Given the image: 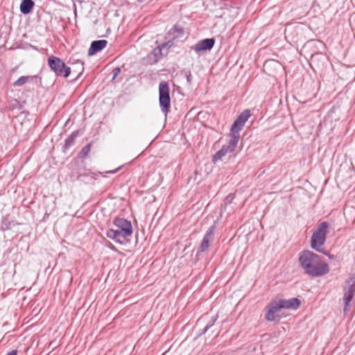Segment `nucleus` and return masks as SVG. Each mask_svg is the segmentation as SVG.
Here are the masks:
<instances>
[{
    "instance_id": "21",
    "label": "nucleus",
    "mask_w": 355,
    "mask_h": 355,
    "mask_svg": "<svg viewBox=\"0 0 355 355\" xmlns=\"http://www.w3.org/2000/svg\"><path fill=\"white\" fill-rule=\"evenodd\" d=\"M250 115V111L249 110H245L238 116L236 119L245 125Z\"/></svg>"
},
{
    "instance_id": "5",
    "label": "nucleus",
    "mask_w": 355,
    "mask_h": 355,
    "mask_svg": "<svg viewBox=\"0 0 355 355\" xmlns=\"http://www.w3.org/2000/svg\"><path fill=\"white\" fill-rule=\"evenodd\" d=\"M159 103L162 112L167 115L171 107L169 86L168 83L162 81L159 85Z\"/></svg>"
},
{
    "instance_id": "33",
    "label": "nucleus",
    "mask_w": 355,
    "mask_h": 355,
    "mask_svg": "<svg viewBox=\"0 0 355 355\" xmlns=\"http://www.w3.org/2000/svg\"><path fill=\"white\" fill-rule=\"evenodd\" d=\"M343 355H345V354H343Z\"/></svg>"
},
{
    "instance_id": "23",
    "label": "nucleus",
    "mask_w": 355,
    "mask_h": 355,
    "mask_svg": "<svg viewBox=\"0 0 355 355\" xmlns=\"http://www.w3.org/2000/svg\"><path fill=\"white\" fill-rule=\"evenodd\" d=\"M90 150H91V145L87 144L81 149V150L80 152V157L81 158L86 157L88 155L89 153L90 152Z\"/></svg>"
},
{
    "instance_id": "31",
    "label": "nucleus",
    "mask_w": 355,
    "mask_h": 355,
    "mask_svg": "<svg viewBox=\"0 0 355 355\" xmlns=\"http://www.w3.org/2000/svg\"><path fill=\"white\" fill-rule=\"evenodd\" d=\"M339 347H340L339 346L338 347H334V354H336L337 352Z\"/></svg>"
},
{
    "instance_id": "1",
    "label": "nucleus",
    "mask_w": 355,
    "mask_h": 355,
    "mask_svg": "<svg viewBox=\"0 0 355 355\" xmlns=\"http://www.w3.org/2000/svg\"><path fill=\"white\" fill-rule=\"evenodd\" d=\"M113 224L117 227L114 230L110 228L106 230L105 235L109 239L119 244L126 243L127 239L132 234L133 230L131 222L127 219L116 217Z\"/></svg>"
},
{
    "instance_id": "6",
    "label": "nucleus",
    "mask_w": 355,
    "mask_h": 355,
    "mask_svg": "<svg viewBox=\"0 0 355 355\" xmlns=\"http://www.w3.org/2000/svg\"><path fill=\"white\" fill-rule=\"evenodd\" d=\"M301 266H328L324 262H321L318 254L310 250H304L299 255Z\"/></svg>"
},
{
    "instance_id": "25",
    "label": "nucleus",
    "mask_w": 355,
    "mask_h": 355,
    "mask_svg": "<svg viewBox=\"0 0 355 355\" xmlns=\"http://www.w3.org/2000/svg\"><path fill=\"white\" fill-rule=\"evenodd\" d=\"M114 76H113V79H114L116 76L118 75V73L120 72V69L119 68H116L114 69Z\"/></svg>"
},
{
    "instance_id": "22",
    "label": "nucleus",
    "mask_w": 355,
    "mask_h": 355,
    "mask_svg": "<svg viewBox=\"0 0 355 355\" xmlns=\"http://www.w3.org/2000/svg\"><path fill=\"white\" fill-rule=\"evenodd\" d=\"M218 319V315H213L205 328L202 330L201 334H205L211 327H213Z\"/></svg>"
},
{
    "instance_id": "3",
    "label": "nucleus",
    "mask_w": 355,
    "mask_h": 355,
    "mask_svg": "<svg viewBox=\"0 0 355 355\" xmlns=\"http://www.w3.org/2000/svg\"><path fill=\"white\" fill-rule=\"evenodd\" d=\"M328 223L325 221L320 223L317 229L314 230L311 239V246L313 249L326 254L322 248L326 241Z\"/></svg>"
},
{
    "instance_id": "18",
    "label": "nucleus",
    "mask_w": 355,
    "mask_h": 355,
    "mask_svg": "<svg viewBox=\"0 0 355 355\" xmlns=\"http://www.w3.org/2000/svg\"><path fill=\"white\" fill-rule=\"evenodd\" d=\"M37 78V76H24L19 77L16 81L12 83L14 87H20L28 83L30 80Z\"/></svg>"
},
{
    "instance_id": "12",
    "label": "nucleus",
    "mask_w": 355,
    "mask_h": 355,
    "mask_svg": "<svg viewBox=\"0 0 355 355\" xmlns=\"http://www.w3.org/2000/svg\"><path fill=\"white\" fill-rule=\"evenodd\" d=\"M107 44V41L105 40L93 41L88 50V55L91 56L96 54L98 52L105 49Z\"/></svg>"
},
{
    "instance_id": "15",
    "label": "nucleus",
    "mask_w": 355,
    "mask_h": 355,
    "mask_svg": "<svg viewBox=\"0 0 355 355\" xmlns=\"http://www.w3.org/2000/svg\"><path fill=\"white\" fill-rule=\"evenodd\" d=\"M35 3L33 0H23L20 4V12L24 15H27L31 12Z\"/></svg>"
},
{
    "instance_id": "26",
    "label": "nucleus",
    "mask_w": 355,
    "mask_h": 355,
    "mask_svg": "<svg viewBox=\"0 0 355 355\" xmlns=\"http://www.w3.org/2000/svg\"><path fill=\"white\" fill-rule=\"evenodd\" d=\"M191 72L189 71L187 73V80L189 83L191 82Z\"/></svg>"
},
{
    "instance_id": "19",
    "label": "nucleus",
    "mask_w": 355,
    "mask_h": 355,
    "mask_svg": "<svg viewBox=\"0 0 355 355\" xmlns=\"http://www.w3.org/2000/svg\"><path fill=\"white\" fill-rule=\"evenodd\" d=\"M69 63L71 64H75L76 67L73 69V71L78 73V76L81 75L84 71V62L80 60H76V61H72L71 59L69 60Z\"/></svg>"
},
{
    "instance_id": "20",
    "label": "nucleus",
    "mask_w": 355,
    "mask_h": 355,
    "mask_svg": "<svg viewBox=\"0 0 355 355\" xmlns=\"http://www.w3.org/2000/svg\"><path fill=\"white\" fill-rule=\"evenodd\" d=\"M76 137V134L73 132L70 136H69L64 141V145L63 146V150L69 149L70 147L73 146L75 144V139Z\"/></svg>"
},
{
    "instance_id": "10",
    "label": "nucleus",
    "mask_w": 355,
    "mask_h": 355,
    "mask_svg": "<svg viewBox=\"0 0 355 355\" xmlns=\"http://www.w3.org/2000/svg\"><path fill=\"white\" fill-rule=\"evenodd\" d=\"M214 38H207L200 40L192 48L196 52L198 53L202 51L211 50L214 47Z\"/></svg>"
},
{
    "instance_id": "24",
    "label": "nucleus",
    "mask_w": 355,
    "mask_h": 355,
    "mask_svg": "<svg viewBox=\"0 0 355 355\" xmlns=\"http://www.w3.org/2000/svg\"><path fill=\"white\" fill-rule=\"evenodd\" d=\"M173 31L174 32H177V33H181V34H182V33H183V29H182L180 26H178V25H175V26H173Z\"/></svg>"
},
{
    "instance_id": "32",
    "label": "nucleus",
    "mask_w": 355,
    "mask_h": 355,
    "mask_svg": "<svg viewBox=\"0 0 355 355\" xmlns=\"http://www.w3.org/2000/svg\"><path fill=\"white\" fill-rule=\"evenodd\" d=\"M337 355H340V352H338Z\"/></svg>"
},
{
    "instance_id": "27",
    "label": "nucleus",
    "mask_w": 355,
    "mask_h": 355,
    "mask_svg": "<svg viewBox=\"0 0 355 355\" xmlns=\"http://www.w3.org/2000/svg\"><path fill=\"white\" fill-rule=\"evenodd\" d=\"M234 199V196L232 195V194H230L229 196H227L226 198V200L229 202H230L232 201V200Z\"/></svg>"
},
{
    "instance_id": "11",
    "label": "nucleus",
    "mask_w": 355,
    "mask_h": 355,
    "mask_svg": "<svg viewBox=\"0 0 355 355\" xmlns=\"http://www.w3.org/2000/svg\"><path fill=\"white\" fill-rule=\"evenodd\" d=\"M282 305V309H291L296 310L301 305V300L297 297H292L290 299H279Z\"/></svg>"
},
{
    "instance_id": "14",
    "label": "nucleus",
    "mask_w": 355,
    "mask_h": 355,
    "mask_svg": "<svg viewBox=\"0 0 355 355\" xmlns=\"http://www.w3.org/2000/svg\"><path fill=\"white\" fill-rule=\"evenodd\" d=\"M304 272L311 277H320L329 271V268H303Z\"/></svg>"
},
{
    "instance_id": "29",
    "label": "nucleus",
    "mask_w": 355,
    "mask_h": 355,
    "mask_svg": "<svg viewBox=\"0 0 355 355\" xmlns=\"http://www.w3.org/2000/svg\"><path fill=\"white\" fill-rule=\"evenodd\" d=\"M157 49V47L154 49V53L155 55H157V54H159V51Z\"/></svg>"
},
{
    "instance_id": "2",
    "label": "nucleus",
    "mask_w": 355,
    "mask_h": 355,
    "mask_svg": "<svg viewBox=\"0 0 355 355\" xmlns=\"http://www.w3.org/2000/svg\"><path fill=\"white\" fill-rule=\"evenodd\" d=\"M343 313L347 315L351 309L355 306V272L349 274L343 286Z\"/></svg>"
},
{
    "instance_id": "13",
    "label": "nucleus",
    "mask_w": 355,
    "mask_h": 355,
    "mask_svg": "<svg viewBox=\"0 0 355 355\" xmlns=\"http://www.w3.org/2000/svg\"><path fill=\"white\" fill-rule=\"evenodd\" d=\"M244 124L240 122L239 120L236 119L234 121L233 124L231 127V132L230 135V138L232 139H234L236 141L239 142L240 139V130L243 128Z\"/></svg>"
},
{
    "instance_id": "28",
    "label": "nucleus",
    "mask_w": 355,
    "mask_h": 355,
    "mask_svg": "<svg viewBox=\"0 0 355 355\" xmlns=\"http://www.w3.org/2000/svg\"><path fill=\"white\" fill-rule=\"evenodd\" d=\"M6 355H17V349H13L11 352H8Z\"/></svg>"
},
{
    "instance_id": "9",
    "label": "nucleus",
    "mask_w": 355,
    "mask_h": 355,
    "mask_svg": "<svg viewBox=\"0 0 355 355\" xmlns=\"http://www.w3.org/2000/svg\"><path fill=\"white\" fill-rule=\"evenodd\" d=\"M215 229L216 225L214 223L213 225L210 226L207 230L200 245V250L201 252H205L208 250L210 245V243L214 240Z\"/></svg>"
},
{
    "instance_id": "17",
    "label": "nucleus",
    "mask_w": 355,
    "mask_h": 355,
    "mask_svg": "<svg viewBox=\"0 0 355 355\" xmlns=\"http://www.w3.org/2000/svg\"><path fill=\"white\" fill-rule=\"evenodd\" d=\"M14 225L15 223L13 221L10 220L9 215H6L2 217L1 223V230L6 231L10 229Z\"/></svg>"
},
{
    "instance_id": "16",
    "label": "nucleus",
    "mask_w": 355,
    "mask_h": 355,
    "mask_svg": "<svg viewBox=\"0 0 355 355\" xmlns=\"http://www.w3.org/2000/svg\"><path fill=\"white\" fill-rule=\"evenodd\" d=\"M173 45V41L169 40L166 42L162 43L161 45L157 46L159 55H166L168 54V50Z\"/></svg>"
},
{
    "instance_id": "8",
    "label": "nucleus",
    "mask_w": 355,
    "mask_h": 355,
    "mask_svg": "<svg viewBox=\"0 0 355 355\" xmlns=\"http://www.w3.org/2000/svg\"><path fill=\"white\" fill-rule=\"evenodd\" d=\"M237 144V141L230 138L228 144L223 145L222 148L213 155L212 162L216 163L218 160L221 159L227 153L234 152Z\"/></svg>"
},
{
    "instance_id": "30",
    "label": "nucleus",
    "mask_w": 355,
    "mask_h": 355,
    "mask_svg": "<svg viewBox=\"0 0 355 355\" xmlns=\"http://www.w3.org/2000/svg\"><path fill=\"white\" fill-rule=\"evenodd\" d=\"M120 169V168L114 170V171H109L108 173H115L116 172H117Z\"/></svg>"
},
{
    "instance_id": "4",
    "label": "nucleus",
    "mask_w": 355,
    "mask_h": 355,
    "mask_svg": "<svg viewBox=\"0 0 355 355\" xmlns=\"http://www.w3.org/2000/svg\"><path fill=\"white\" fill-rule=\"evenodd\" d=\"M48 64L57 76L67 78L71 72V68L62 59L54 55L49 57Z\"/></svg>"
},
{
    "instance_id": "7",
    "label": "nucleus",
    "mask_w": 355,
    "mask_h": 355,
    "mask_svg": "<svg viewBox=\"0 0 355 355\" xmlns=\"http://www.w3.org/2000/svg\"><path fill=\"white\" fill-rule=\"evenodd\" d=\"M266 309L265 318L267 321L272 322L276 320H279V318H278L279 316L277 315V313L282 309L279 300H272L267 305Z\"/></svg>"
}]
</instances>
